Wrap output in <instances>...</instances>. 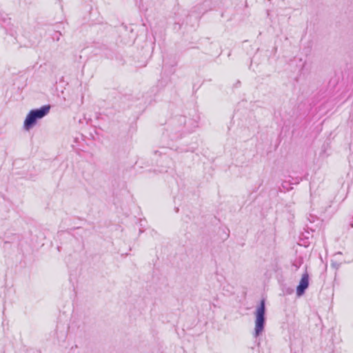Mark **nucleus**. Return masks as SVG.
Returning a JSON list of instances; mask_svg holds the SVG:
<instances>
[{
    "instance_id": "f257e3e1",
    "label": "nucleus",
    "mask_w": 353,
    "mask_h": 353,
    "mask_svg": "<svg viewBox=\"0 0 353 353\" xmlns=\"http://www.w3.org/2000/svg\"><path fill=\"white\" fill-rule=\"evenodd\" d=\"M197 126V122L195 120L180 115L171 120L170 126L168 131L171 139L174 140L181 138L185 134L193 132Z\"/></svg>"
},
{
    "instance_id": "f03ea898",
    "label": "nucleus",
    "mask_w": 353,
    "mask_h": 353,
    "mask_svg": "<svg viewBox=\"0 0 353 353\" xmlns=\"http://www.w3.org/2000/svg\"><path fill=\"white\" fill-rule=\"evenodd\" d=\"M50 105H44L39 108L31 110L27 114L23 122V128L30 130L36 124L38 120L45 117L50 112Z\"/></svg>"
},
{
    "instance_id": "7ed1b4c3",
    "label": "nucleus",
    "mask_w": 353,
    "mask_h": 353,
    "mask_svg": "<svg viewBox=\"0 0 353 353\" xmlns=\"http://www.w3.org/2000/svg\"><path fill=\"white\" fill-rule=\"evenodd\" d=\"M265 301L261 299L255 312L254 336H259L263 331L265 325Z\"/></svg>"
},
{
    "instance_id": "20e7f679",
    "label": "nucleus",
    "mask_w": 353,
    "mask_h": 353,
    "mask_svg": "<svg viewBox=\"0 0 353 353\" xmlns=\"http://www.w3.org/2000/svg\"><path fill=\"white\" fill-rule=\"evenodd\" d=\"M309 286V275L307 272L302 275L299 283L296 288V295L301 296L304 294Z\"/></svg>"
},
{
    "instance_id": "39448f33",
    "label": "nucleus",
    "mask_w": 353,
    "mask_h": 353,
    "mask_svg": "<svg viewBox=\"0 0 353 353\" xmlns=\"http://www.w3.org/2000/svg\"><path fill=\"white\" fill-rule=\"evenodd\" d=\"M61 33L59 31H55L54 34L52 36L54 41H58L60 39Z\"/></svg>"
},
{
    "instance_id": "423d86ee",
    "label": "nucleus",
    "mask_w": 353,
    "mask_h": 353,
    "mask_svg": "<svg viewBox=\"0 0 353 353\" xmlns=\"http://www.w3.org/2000/svg\"><path fill=\"white\" fill-rule=\"evenodd\" d=\"M308 221L310 223H314L315 220H317L316 216H312V214L310 215V216L307 218Z\"/></svg>"
},
{
    "instance_id": "0eeeda50",
    "label": "nucleus",
    "mask_w": 353,
    "mask_h": 353,
    "mask_svg": "<svg viewBox=\"0 0 353 353\" xmlns=\"http://www.w3.org/2000/svg\"><path fill=\"white\" fill-rule=\"evenodd\" d=\"M168 170L166 169H162L161 170H160L161 172H166Z\"/></svg>"
},
{
    "instance_id": "6e6552de",
    "label": "nucleus",
    "mask_w": 353,
    "mask_h": 353,
    "mask_svg": "<svg viewBox=\"0 0 353 353\" xmlns=\"http://www.w3.org/2000/svg\"><path fill=\"white\" fill-rule=\"evenodd\" d=\"M188 149H185V150H182L181 152H188Z\"/></svg>"
},
{
    "instance_id": "1a4fd4ad",
    "label": "nucleus",
    "mask_w": 353,
    "mask_h": 353,
    "mask_svg": "<svg viewBox=\"0 0 353 353\" xmlns=\"http://www.w3.org/2000/svg\"><path fill=\"white\" fill-rule=\"evenodd\" d=\"M342 253L341 252H339L336 253V254H341Z\"/></svg>"
}]
</instances>
